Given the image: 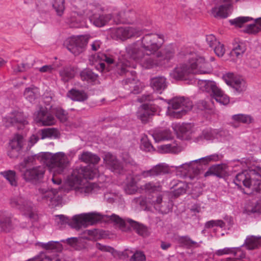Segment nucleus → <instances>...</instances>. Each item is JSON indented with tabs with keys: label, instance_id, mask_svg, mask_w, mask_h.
Here are the masks:
<instances>
[{
	"label": "nucleus",
	"instance_id": "obj_1",
	"mask_svg": "<svg viewBox=\"0 0 261 261\" xmlns=\"http://www.w3.org/2000/svg\"><path fill=\"white\" fill-rule=\"evenodd\" d=\"M162 35L149 33L144 35L141 39L125 47L127 56L130 59L138 61L142 59L145 55H155L164 43Z\"/></svg>",
	"mask_w": 261,
	"mask_h": 261
},
{
	"label": "nucleus",
	"instance_id": "obj_2",
	"mask_svg": "<svg viewBox=\"0 0 261 261\" xmlns=\"http://www.w3.org/2000/svg\"><path fill=\"white\" fill-rule=\"evenodd\" d=\"M211 71L210 64L205 63L203 57H193L187 63L176 67L171 73V76L175 80L189 81L188 83L192 84L196 82L193 77L194 75L207 74Z\"/></svg>",
	"mask_w": 261,
	"mask_h": 261
},
{
	"label": "nucleus",
	"instance_id": "obj_3",
	"mask_svg": "<svg viewBox=\"0 0 261 261\" xmlns=\"http://www.w3.org/2000/svg\"><path fill=\"white\" fill-rule=\"evenodd\" d=\"M234 184L239 187L243 185L261 194V168L258 166L250 167L248 170L239 173L234 179Z\"/></svg>",
	"mask_w": 261,
	"mask_h": 261
},
{
	"label": "nucleus",
	"instance_id": "obj_4",
	"mask_svg": "<svg viewBox=\"0 0 261 261\" xmlns=\"http://www.w3.org/2000/svg\"><path fill=\"white\" fill-rule=\"evenodd\" d=\"M56 217L55 220L58 225H64L67 224L77 230L83 226L86 227L88 225H92L99 221H101L103 218L102 215L95 213L74 216L71 220L62 215H57Z\"/></svg>",
	"mask_w": 261,
	"mask_h": 261
},
{
	"label": "nucleus",
	"instance_id": "obj_5",
	"mask_svg": "<svg viewBox=\"0 0 261 261\" xmlns=\"http://www.w3.org/2000/svg\"><path fill=\"white\" fill-rule=\"evenodd\" d=\"M102 216L103 218L101 220L111 221L114 222L123 231H129L132 229L139 235L143 237H146L149 234L148 228L145 225L131 219L124 220L115 214H113L111 216Z\"/></svg>",
	"mask_w": 261,
	"mask_h": 261
},
{
	"label": "nucleus",
	"instance_id": "obj_6",
	"mask_svg": "<svg viewBox=\"0 0 261 261\" xmlns=\"http://www.w3.org/2000/svg\"><path fill=\"white\" fill-rule=\"evenodd\" d=\"M43 163L48 166L55 174H62L67 167L69 161L66 154L62 152L55 154L49 152L41 153Z\"/></svg>",
	"mask_w": 261,
	"mask_h": 261
},
{
	"label": "nucleus",
	"instance_id": "obj_7",
	"mask_svg": "<svg viewBox=\"0 0 261 261\" xmlns=\"http://www.w3.org/2000/svg\"><path fill=\"white\" fill-rule=\"evenodd\" d=\"M167 114L173 118H180L190 111L193 107L192 102L188 98L175 97L168 102Z\"/></svg>",
	"mask_w": 261,
	"mask_h": 261
},
{
	"label": "nucleus",
	"instance_id": "obj_8",
	"mask_svg": "<svg viewBox=\"0 0 261 261\" xmlns=\"http://www.w3.org/2000/svg\"><path fill=\"white\" fill-rule=\"evenodd\" d=\"M94 174L88 167H80L74 169L67 178V182L71 189L75 191L87 179H93Z\"/></svg>",
	"mask_w": 261,
	"mask_h": 261
},
{
	"label": "nucleus",
	"instance_id": "obj_9",
	"mask_svg": "<svg viewBox=\"0 0 261 261\" xmlns=\"http://www.w3.org/2000/svg\"><path fill=\"white\" fill-rule=\"evenodd\" d=\"M142 34V30L133 27H119L112 29L110 31V36L112 38L123 41L132 38L139 37Z\"/></svg>",
	"mask_w": 261,
	"mask_h": 261
},
{
	"label": "nucleus",
	"instance_id": "obj_10",
	"mask_svg": "<svg viewBox=\"0 0 261 261\" xmlns=\"http://www.w3.org/2000/svg\"><path fill=\"white\" fill-rule=\"evenodd\" d=\"M46 171L43 165L26 168L21 173L22 178L27 182L37 184L42 182Z\"/></svg>",
	"mask_w": 261,
	"mask_h": 261
},
{
	"label": "nucleus",
	"instance_id": "obj_11",
	"mask_svg": "<svg viewBox=\"0 0 261 261\" xmlns=\"http://www.w3.org/2000/svg\"><path fill=\"white\" fill-rule=\"evenodd\" d=\"M11 207L17 208L28 215L30 219H36V214L33 211L32 203L21 196H15L10 200Z\"/></svg>",
	"mask_w": 261,
	"mask_h": 261
},
{
	"label": "nucleus",
	"instance_id": "obj_12",
	"mask_svg": "<svg viewBox=\"0 0 261 261\" xmlns=\"http://www.w3.org/2000/svg\"><path fill=\"white\" fill-rule=\"evenodd\" d=\"M89 37L87 35L70 38L64 42V45L75 56L83 52L86 48Z\"/></svg>",
	"mask_w": 261,
	"mask_h": 261
},
{
	"label": "nucleus",
	"instance_id": "obj_13",
	"mask_svg": "<svg viewBox=\"0 0 261 261\" xmlns=\"http://www.w3.org/2000/svg\"><path fill=\"white\" fill-rule=\"evenodd\" d=\"M222 155L218 154H213L205 157H203L194 161H191L189 163H185L182 164V167L185 168L188 172L193 171L195 173L197 174L199 168L196 165H207L211 162H216L219 161L222 158Z\"/></svg>",
	"mask_w": 261,
	"mask_h": 261
},
{
	"label": "nucleus",
	"instance_id": "obj_14",
	"mask_svg": "<svg viewBox=\"0 0 261 261\" xmlns=\"http://www.w3.org/2000/svg\"><path fill=\"white\" fill-rule=\"evenodd\" d=\"M36 6L39 11H45L52 7L59 16H61L64 10V0H36Z\"/></svg>",
	"mask_w": 261,
	"mask_h": 261
},
{
	"label": "nucleus",
	"instance_id": "obj_15",
	"mask_svg": "<svg viewBox=\"0 0 261 261\" xmlns=\"http://www.w3.org/2000/svg\"><path fill=\"white\" fill-rule=\"evenodd\" d=\"M239 0H219V5L212 8V14L215 18H225L228 16V11L232 4Z\"/></svg>",
	"mask_w": 261,
	"mask_h": 261
},
{
	"label": "nucleus",
	"instance_id": "obj_16",
	"mask_svg": "<svg viewBox=\"0 0 261 261\" xmlns=\"http://www.w3.org/2000/svg\"><path fill=\"white\" fill-rule=\"evenodd\" d=\"M61 189H51L48 188L40 187L38 189V195L43 200H50L52 203L53 206H56L59 204L60 198L58 195V192Z\"/></svg>",
	"mask_w": 261,
	"mask_h": 261
},
{
	"label": "nucleus",
	"instance_id": "obj_17",
	"mask_svg": "<svg viewBox=\"0 0 261 261\" xmlns=\"http://www.w3.org/2000/svg\"><path fill=\"white\" fill-rule=\"evenodd\" d=\"M3 122L6 127L15 126L18 129H23L25 125L28 124L26 117L20 112H17L11 116L4 118Z\"/></svg>",
	"mask_w": 261,
	"mask_h": 261
},
{
	"label": "nucleus",
	"instance_id": "obj_18",
	"mask_svg": "<svg viewBox=\"0 0 261 261\" xmlns=\"http://www.w3.org/2000/svg\"><path fill=\"white\" fill-rule=\"evenodd\" d=\"M34 120L37 123H41L43 125H51L56 122L55 118L46 109L41 107L39 110L34 114Z\"/></svg>",
	"mask_w": 261,
	"mask_h": 261
},
{
	"label": "nucleus",
	"instance_id": "obj_19",
	"mask_svg": "<svg viewBox=\"0 0 261 261\" xmlns=\"http://www.w3.org/2000/svg\"><path fill=\"white\" fill-rule=\"evenodd\" d=\"M224 78L227 84L231 86L237 92H243L246 90V82L242 78L234 77L233 73H227Z\"/></svg>",
	"mask_w": 261,
	"mask_h": 261
},
{
	"label": "nucleus",
	"instance_id": "obj_20",
	"mask_svg": "<svg viewBox=\"0 0 261 261\" xmlns=\"http://www.w3.org/2000/svg\"><path fill=\"white\" fill-rule=\"evenodd\" d=\"M104 160L112 171L117 174H121L124 172L123 167L114 155L108 153L106 154Z\"/></svg>",
	"mask_w": 261,
	"mask_h": 261
},
{
	"label": "nucleus",
	"instance_id": "obj_21",
	"mask_svg": "<svg viewBox=\"0 0 261 261\" xmlns=\"http://www.w3.org/2000/svg\"><path fill=\"white\" fill-rule=\"evenodd\" d=\"M12 215L6 211L0 212V229L1 232H8L13 228Z\"/></svg>",
	"mask_w": 261,
	"mask_h": 261
},
{
	"label": "nucleus",
	"instance_id": "obj_22",
	"mask_svg": "<svg viewBox=\"0 0 261 261\" xmlns=\"http://www.w3.org/2000/svg\"><path fill=\"white\" fill-rule=\"evenodd\" d=\"M197 84L200 90L210 94L212 96L220 89L213 81L199 80Z\"/></svg>",
	"mask_w": 261,
	"mask_h": 261
},
{
	"label": "nucleus",
	"instance_id": "obj_23",
	"mask_svg": "<svg viewBox=\"0 0 261 261\" xmlns=\"http://www.w3.org/2000/svg\"><path fill=\"white\" fill-rule=\"evenodd\" d=\"M156 109L147 104L143 105L140 107L137 112V116L142 122H147L150 116L153 115Z\"/></svg>",
	"mask_w": 261,
	"mask_h": 261
},
{
	"label": "nucleus",
	"instance_id": "obj_24",
	"mask_svg": "<svg viewBox=\"0 0 261 261\" xmlns=\"http://www.w3.org/2000/svg\"><path fill=\"white\" fill-rule=\"evenodd\" d=\"M142 67L146 69H151L161 64V59L156 57V53L155 55H145L141 60Z\"/></svg>",
	"mask_w": 261,
	"mask_h": 261
},
{
	"label": "nucleus",
	"instance_id": "obj_25",
	"mask_svg": "<svg viewBox=\"0 0 261 261\" xmlns=\"http://www.w3.org/2000/svg\"><path fill=\"white\" fill-rule=\"evenodd\" d=\"M169 169L166 165L159 164L152 169L142 172L141 175L144 177L158 176L162 174H166L169 172Z\"/></svg>",
	"mask_w": 261,
	"mask_h": 261
},
{
	"label": "nucleus",
	"instance_id": "obj_26",
	"mask_svg": "<svg viewBox=\"0 0 261 261\" xmlns=\"http://www.w3.org/2000/svg\"><path fill=\"white\" fill-rule=\"evenodd\" d=\"M41 154H35L34 155L28 156L24 158L22 162H21L18 165V169L21 172L27 168H29L30 165H34L36 164V161L39 160L43 162V159L41 157Z\"/></svg>",
	"mask_w": 261,
	"mask_h": 261
},
{
	"label": "nucleus",
	"instance_id": "obj_27",
	"mask_svg": "<svg viewBox=\"0 0 261 261\" xmlns=\"http://www.w3.org/2000/svg\"><path fill=\"white\" fill-rule=\"evenodd\" d=\"M150 85L151 88L161 93L167 87L166 79L164 76H157L150 80Z\"/></svg>",
	"mask_w": 261,
	"mask_h": 261
},
{
	"label": "nucleus",
	"instance_id": "obj_28",
	"mask_svg": "<svg viewBox=\"0 0 261 261\" xmlns=\"http://www.w3.org/2000/svg\"><path fill=\"white\" fill-rule=\"evenodd\" d=\"M233 254L235 256L240 257H245V253L242 251L240 248L226 247L223 249H219L216 251L214 254V255L222 256L223 255Z\"/></svg>",
	"mask_w": 261,
	"mask_h": 261
},
{
	"label": "nucleus",
	"instance_id": "obj_29",
	"mask_svg": "<svg viewBox=\"0 0 261 261\" xmlns=\"http://www.w3.org/2000/svg\"><path fill=\"white\" fill-rule=\"evenodd\" d=\"M79 159L83 162L92 164H96L100 161V158L98 155L89 151L83 152Z\"/></svg>",
	"mask_w": 261,
	"mask_h": 261
},
{
	"label": "nucleus",
	"instance_id": "obj_30",
	"mask_svg": "<svg viewBox=\"0 0 261 261\" xmlns=\"http://www.w3.org/2000/svg\"><path fill=\"white\" fill-rule=\"evenodd\" d=\"M75 73L74 67L70 66L63 67L59 72L61 80L64 82H67L73 79Z\"/></svg>",
	"mask_w": 261,
	"mask_h": 261
},
{
	"label": "nucleus",
	"instance_id": "obj_31",
	"mask_svg": "<svg viewBox=\"0 0 261 261\" xmlns=\"http://www.w3.org/2000/svg\"><path fill=\"white\" fill-rule=\"evenodd\" d=\"M39 95L38 88L33 85L26 88L23 92L24 98L31 102L34 101Z\"/></svg>",
	"mask_w": 261,
	"mask_h": 261
},
{
	"label": "nucleus",
	"instance_id": "obj_32",
	"mask_svg": "<svg viewBox=\"0 0 261 261\" xmlns=\"http://www.w3.org/2000/svg\"><path fill=\"white\" fill-rule=\"evenodd\" d=\"M161 153H177L182 150V147L176 143L161 145L158 148Z\"/></svg>",
	"mask_w": 261,
	"mask_h": 261
},
{
	"label": "nucleus",
	"instance_id": "obj_33",
	"mask_svg": "<svg viewBox=\"0 0 261 261\" xmlns=\"http://www.w3.org/2000/svg\"><path fill=\"white\" fill-rule=\"evenodd\" d=\"M26 144V140L24 137L20 134H16L9 142V146H13L22 150L24 145Z\"/></svg>",
	"mask_w": 261,
	"mask_h": 261
},
{
	"label": "nucleus",
	"instance_id": "obj_34",
	"mask_svg": "<svg viewBox=\"0 0 261 261\" xmlns=\"http://www.w3.org/2000/svg\"><path fill=\"white\" fill-rule=\"evenodd\" d=\"M152 137L156 142L172 138L171 132L167 129L156 130L153 134Z\"/></svg>",
	"mask_w": 261,
	"mask_h": 261
},
{
	"label": "nucleus",
	"instance_id": "obj_35",
	"mask_svg": "<svg viewBox=\"0 0 261 261\" xmlns=\"http://www.w3.org/2000/svg\"><path fill=\"white\" fill-rule=\"evenodd\" d=\"M3 175L12 187H17L18 185V177L16 173L14 170H6L1 172Z\"/></svg>",
	"mask_w": 261,
	"mask_h": 261
},
{
	"label": "nucleus",
	"instance_id": "obj_36",
	"mask_svg": "<svg viewBox=\"0 0 261 261\" xmlns=\"http://www.w3.org/2000/svg\"><path fill=\"white\" fill-rule=\"evenodd\" d=\"M245 244L248 249H256L261 245V237H249L246 239Z\"/></svg>",
	"mask_w": 261,
	"mask_h": 261
},
{
	"label": "nucleus",
	"instance_id": "obj_37",
	"mask_svg": "<svg viewBox=\"0 0 261 261\" xmlns=\"http://www.w3.org/2000/svg\"><path fill=\"white\" fill-rule=\"evenodd\" d=\"M67 96L73 100L83 101L88 98V95L83 91L71 89L68 93Z\"/></svg>",
	"mask_w": 261,
	"mask_h": 261
},
{
	"label": "nucleus",
	"instance_id": "obj_38",
	"mask_svg": "<svg viewBox=\"0 0 261 261\" xmlns=\"http://www.w3.org/2000/svg\"><path fill=\"white\" fill-rule=\"evenodd\" d=\"M224 171L223 167L221 165H215L211 166L208 170L204 173L205 177L212 175H215L219 177H223Z\"/></svg>",
	"mask_w": 261,
	"mask_h": 261
},
{
	"label": "nucleus",
	"instance_id": "obj_39",
	"mask_svg": "<svg viewBox=\"0 0 261 261\" xmlns=\"http://www.w3.org/2000/svg\"><path fill=\"white\" fill-rule=\"evenodd\" d=\"M40 246L47 250L55 252H60L62 250V245L59 242L50 241L47 243H40Z\"/></svg>",
	"mask_w": 261,
	"mask_h": 261
},
{
	"label": "nucleus",
	"instance_id": "obj_40",
	"mask_svg": "<svg viewBox=\"0 0 261 261\" xmlns=\"http://www.w3.org/2000/svg\"><path fill=\"white\" fill-rule=\"evenodd\" d=\"M247 213H261V200L249 202L246 207Z\"/></svg>",
	"mask_w": 261,
	"mask_h": 261
},
{
	"label": "nucleus",
	"instance_id": "obj_41",
	"mask_svg": "<svg viewBox=\"0 0 261 261\" xmlns=\"http://www.w3.org/2000/svg\"><path fill=\"white\" fill-rule=\"evenodd\" d=\"M173 188L174 190L172 191L173 195L175 197H178L180 195L186 193L188 185L185 182L179 181L176 185H174Z\"/></svg>",
	"mask_w": 261,
	"mask_h": 261
},
{
	"label": "nucleus",
	"instance_id": "obj_42",
	"mask_svg": "<svg viewBox=\"0 0 261 261\" xmlns=\"http://www.w3.org/2000/svg\"><path fill=\"white\" fill-rule=\"evenodd\" d=\"M112 18V16L111 14L101 15L98 16H95L93 18V23L96 27H101L108 23Z\"/></svg>",
	"mask_w": 261,
	"mask_h": 261
},
{
	"label": "nucleus",
	"instance_id": "obj_43",
	"mask_svg": "<svg viewBox=\"0 0 261 261\" xmlns=\"http://www.w3.org/2000/svg\"><path fill=\"white\" fill-rule=\"evenodd\" d=\"M138 181L137 176H131L129 180L127 181L125 191L126 193L129 194L134 193L137 191V184Z\"/></svg>",
	"mask_w": 261,
	"mask_h": 261
},
{
	"label": "nucleus",
	"instance_id": "obj_44",
	"mask_svg": "<svg viewBox=\"0 0 261 261\" xmlns=\"http://www.w3.org/2000/svg\"><path fill=\"white\" fill-rule=\"evenodd\" d=\"M71 3L73 6L79 10L77 12L80 15L85 13L87 7V3L85 0H71Z\"/></svg>",
	"mask_w": 261,
	"mask_h": 261
},
{
	"label": "nucleus",
	"instance_id": "obj_45",
	"mask_svg": "<svg viewBox=\"0 0 261 261\" xmlns=\"http://www.w3.org/2000/svg\"><path fill=\"white\" fill-rule=\"evenodd\" d=\"M116 68L118 72L120 75L125 74L126 75H132V76H135V72L134 71H129L128 69V65L126 63L123 62H119L117 63Z\"/></svg>",
	"mask_w": 261,
	"mask_h": 261
},
{
	"label": "nucleus",
	"instance_id": "obj_46",
	"mask_svg": "<svg viewBox=\"0 0 261 261\" xmlns=\"http://www.w3.org/2000/svg\"><path fill=\"white\" fill-rule=\"evenodd\" d=\"M212 97L214 98L216 101L223 105H226L229 102V97L225 94L221 89L217 91Z\"/></svg>",
	"mask_w": 261,
	"mask_h": 261
},
{
	"label": "nucleus",
	"instance_id": "obj_47",
	"mask_svg": "<svg viewBox=\"0 0 261 261\" xmlns=\"http://www.w3.org/2000/svg\"><path fill=\"white\" fill-rule=\"evenodd\" d=\"M142 189L146 193H151L160 191L161 187L159 183L154 184L152 182H148L142 186Z\"/></svg>",
	"mask_w": 261,
	"mask_h": 261
},
{
	"label": "nucleus",
	"instance_id": "obj_48",
	"mask_svg": "<svg viewBox=\"0 0 261 261\" xmlns=\"http://www.w3.org/2000/svg\"><path fill=\"white\" fill-rule=\"evenodd\" d=\"M93 184L86 183L85 181L82 185L80 186L76 190L75 192L78 193L83 194L85 195H87L90 193H91L93 190Z\"/></svg>",
	"mask_w": 261,
	"mask_h": 261
},
{
	"label": "nucleus",
	"instance_id": "obj_49",
	"mask_svg": "<svg viewBox=\"0 0 261 261\" xmlns=\"http://www.w3.org/2000/svg\"><path fill=\"white\" fill-rule=\"evenodd\" d=\"M174 52L171 48H167L163 52L159 51L156 53V57L163 60H170L173 57Z\"/></svg>",
	"mask_w": 261,
	"mask_h": 261
},
{
	"label": "nucleus",
	"instance_id": "obj_50",
	"mask_svg": "<svg viewBox=\"0 0 261 261\" xmlns=\"http://www.w3.org/2000/svg\"><path fill=\"white\" fill-rule=\"evenodd\" d=\"M80 75L83 81L94 82L97 79V75L89 69L84 70L81 72Z\"/></svg>",
	"mask_w": 261,
	"mask_h": 261
},
{
	"label": "nucleus",
	"instance_id": "obj_51",
	"mask_svg": "<svg viewBox=\"0 0 261 261\" xmlns=\"http://www.w3.org/2000/svg\"><path fill=\"white\" fill-rule=\"evenodd\" d=\"M98 57H99L101 60L105 61L108 64V66L106 67V65L105 63H101L99 64L100 67L102 70H104L107 69L108 71H109L110 70V66L113 63L114 60L110 57L108 56L105 54H101L100 55H98Z\"/></svg>",
	"mask_w": 261,
	"mask_h": 261
},
{
	"label": "nucleus",
	"instance_id": "obj_52",
	"mask_svg": "<svg viewBox=\"0 0 261 261\" xmlns=\"http://www.w3.org/2000/svg\"><path fill=\"white\" fill-rule=\"evenodd\" d=\"M28 261H61V259L57 255L49 256L42 253L37 257L30 259Z\"/></svg>",
	"mask_w": 261,
	"mask_h": 261
},
{
	"label": "nucleus",
	"instance_id": "obj_53",
	"mask_svg": "<svg viewBox=\"0 0 261 261\" xmlns=\"http://www.w3.org/2000/svg\"><path fill=\"white\" fill-rule=\"evenodd\" d=\"M261 31V18H257L255 21V23L248 25L247 27V32L248 33L256 34Z\"/></svg>",
	"mask_w": 261,
	"mask_h": 261
},
{
	"label": "nucleus",
	"instance_id": "obj_54",
	"mask_svg": "<svg viewBox=\"0 0 261 261\" xmlns=\"http://www.w3.org/2000/svg\"><path fill=\"white\" fill-rule=\"evenodd\" d=\"M252 18L250 17H239L235 19L229 20L231 24L236 27L241 28L244 23L252 20Z\"/></svg>",
	"mask_w": 261,
	"mask_h": 261
},
{
	"label": "nucleus",
	"instance_id": "obj_55",
	"mask_svg": "<svg viewBox=\"0 0 261 261\" xmlns=\"http://www.w3.org/2000/svg\"><path fill=\"white\" fill-rule=\"evenodd\" d=\"M153 202L156 210L162 212H165L166 210L164 208V206L166 205V202L163 201V197L162 195L157 196L156 199Z\"/></svg>",
	"mask_w": 261,
	"mask_h": 261
},
{
	"label": "nucleus",
	"instance_id": "obj_56",
	"mask_svg": "<svg viewBox=\"0 0 261 261\" xmlns=\"http://www.w3.org/2000/svg\"><path fill=\"white\" fill-rule=\"evenodd\" d=\"M124 12H120L115 14L113 16V20L116 24L129 23L130 21L125 18Z\"/></svg>",
	"mask_w": 261,
	"mask_h": 261
},
{
	"label": "nucleus",
	"instance_id": "obj_57",
	"mask_svg": "<svg viewBox=\"0 0 261 261\" xmlns=\"http://www.w3.org/2000/svg\"><path fill=\"white\" fill-rule=\"evenodd\" d=\"M232 118L236 122L243 123H249L252 120L250 116L241 114L232 116Z\"/></svg>",
	"mask_w": 261,
	"mask_h": 261
},
{
	"label": "nucleus",
	"instance_id": "obj_58",
	"mask_svg": "<svg viewBox=\"0 0 261 261\" xmlns=\"http://www.w3.org/2000/svg\"><path fill=\"white\" fill-rule=\"evenodd\" d=\"M193 125L191 123H184L179 126L178 128V133L181 135L182 138L184 135H188L191 132Z\"/></svg>",
	"mask_w": 261,
	"mask_h": 261
},
{
	"label": "nucleus",
	"instance_id": "obj_59",
	"mask_svg": "<svg viewBox=\"0 0 261 261\" xmlns=\"http://www.w3.org/2000/svg\"><path fill=\"white\" fill-rule=\"evenodd\" d=\"M58 135V131L55 128H45L41 130L40 136L41 139L45 138L56 137Z\"/></svg>",
	"mask_w": 261,
	"mask_h": 261
},
{
	"label": "nucleus",
	"instance_id": "obj_60",
	"mask_svg": "<svg viewBox=\"0 0 261 261\" xmlns=\"http://www.w3.org/2000/svg\"><path fill=\"white\" fill-rule=\"evenodd\" d=\"M179 242L188 248H190L197 245V243L192 240L188 236H182L180 237L179 239Z\"/></svg>",
	"mask_w": 261,
	"mask_h": 261
},
{
	"label": "nucleus",
	"instance_id": "obj_61",
	"mask_svg": "<svg viewBox=\"0 0 261 261\" xmlns=\"http://www.w3.org/2000/svg\"><path fill=\"white\" fill-rule=\"evenodd\" d=\"M246 48L243 43L238 44L231 51L232 56H236L239 58L240 56L244 54Z\"/></svg>",
	"mask_w": 261,
	"mask_h": 261
},
{
	"label": "nucleus",
	"instance_id": "obj_62",
	"mask_svg": "<svg viewBox=\"0 0 261 261\" xmlns=\"http://www.w3.org/2000/svg\"><path fill=\"white\" fill-rule=\"evenodd\" d=\"M56 116L61 122H65L67 120V114L62 109L60 108H57L54 110Z\"/></svg>",
	"mask_w": 261,
	"mask_h": 261
},
{
	"label": "nucleus",
	"instance_id": "obj_63",
	"mask_svg": "<svg viewBox=\"0 0 261 261\" xmlns=\"http://www.w3.org/2000/svg\"><path fill=\"white\" fill-rule=\"evenodd\" d=\"M225 223L221 220H211L205 223V226L207 228H210L214 226H219L221 228L224 227Z\"/></svg>",
	"mask_w": 261,
	"mask_h": 261
},
{
	"label": "nucleus",
	"instance_id": "obj_64",
	"mask_svg": "<svg viewBox=\"0 0 261 261\" xmlns=\"http://www.w3.org/2000/svg\"><path fill=\"white\" fill-rule=\"evenodd\" d=\"M21 150L13 146H9L8 151V155L11 159H16L20 154Z\"/></svg>",
	"mask_w": 261,
	"mask_h": 261
}]
</instances>
